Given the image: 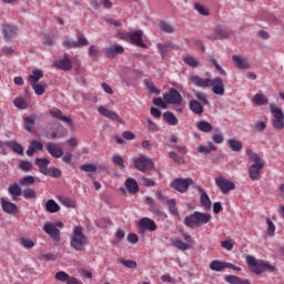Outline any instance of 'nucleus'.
<instances>
[{"label": "nucleus", "instance_id": "9b49d317", "mask_svg": "<svg viewBox=\"0 0 284 284\" xmlns=\"http://www.w3.org/2000/svg\"><path fill=\"white\" fill-rule=\"evenodd\" d=\"M163 100L170 105H181L183 103V97L176 89H170L168 93H164Z\"/></svg>", "mask_w": 284, "mask_h": 284}, {"label": "nucleus", "instance_id": "412c9836", "mask_svg": "<svg viewBox=\"0 0 284 284\" xmlns=\"http://www.w3.org/2000/svg\"><path fill=\"white\" fill-rule=\"evenodd\" d=\"M98 112L102 114V116H105V119H111V121H120V116L116 112L111 111L110 109H106L105 106H99Z\"/></svg>", "mask_w": 284, "mask_h": 284}, {"label": "nucleus", "instance_id": "4c0bfd02", "mask_svg": "<svg viewBox=\"0 0 284 284\" xmlns=\"http://www.w3.org/2000/svg\"><path fill=\"white\" fill-rule=\"evenodd\" d=\"M253 103H255V105H267V97L263 93H256L253 97Z\"/></svg>", "mask_w": 284, "mask_h": 284}, {"label": "nucleus", "instance_id": "1a4fd4ad", "mask_svg": "<svg viewBox=\"0 0 284 284\" xmlns=\"http://www.w3.org/2000/svg\"><path fill=\"white\" fill-rule=\"evenodd\" d=\"M133 166L135 170H139V172H148V170H152V168H154V162L145 155H140L133 161Z\"/></svg>", "mask_w": 284, "mask_h": 284}, {"label": "nucleus", "instance_id": "4468645a", "mask_svg": "<svg viewBox=\"0 0 284 284\" xmlns=\"http://www.w3.org/2000/svg\"><path fill=\"white\" fill-rule=\"evenodd\" d=\"M55 68H59V70H64L65 72H69V70H72V61L70 60V55L64 54L62 59L55 60L53 62Z\"/></svg>", "mask_w": 284, "mask_h": 284}, {"label": "nucleus", "instance_id": "ddd939ff", "mask_svg": "<svg viewBox=\"0 0 284 284\" xmlns=\"http://www.w3.org/2000/svg\"><path fill=\"white\" fill-rule=\"evenodd\" d=\"M43 232H45V234H48V236H50L52 241H61V231L57 229V225H54V223H45L43 225Z\"/></svg>", "mask_w": 284, "mask_h": 284}, {"label": "nucleus", "instance_id": "a18cd8bd", "mask_svg": "<svg viewBox=\"0 0 284 284\" xmlns=\"http://www.w3.org/2000/svg\"><path fill=\"white\" fill-rule=\"evenodd\" d=\"M210 61L214 65L215 70L219 72V74H221V77H227V72H225L223 67L221 64H219V61H216V59L211 58Z\"/></svg>", "mask_w": 284, "mask_h": 284}, {"label": "nucleus", "instance_id": "f8f14e48", "mask_svg": "<svg viewBox=\"0 0 284 284\" xmlns=\"http://www.w3.org/2000/svg\"><path fill=\"white\" fill-rule=\"evenodd\" d=\"M193 183H194V180H192V178L176 179L171 183V187H173V190H176V192H180L181 194H183V193L187 192V189Z\"/></svg>", "mask_w": 284, "mask_h": 284}, {"label": "nucleus", "instance_id": "aec40b11", "mask_svg": "<svg viewBox=\"0 0 284 284\" xmlns=\"http://www.w3.org/2000/svg\"><path fill=\"white\" fill-rule=\"evenodd\" d=\"M50 114L54 116V119H59V121H64V123H68L71 128L74 125V122L72 119L63 115V111L59 109H51Z\"/></svg>", "mask_w": 284, "mask_h": 284}, {"label": "nucleus", "instance_id": "5701e85b", "mask_svg": "<svg viewBox=\"0 0 284 284\" xmlns=\"http://www.w3.org/2000/svg\"><path fill=\"white\" fill-rule=\"evenodd\" d=\"M124 186L130 194L139 193V183L132 178L126 179Z\"/></svg>", "mask_w": 284, "mask_h": 284}, {"label": "nucleus", "instance_id": "37998d69", "mask_svg": "<svg viewBox=\"0 0 284 284\" xmlns=\"http://www.w3.org/2000/svg\"><path fill=\"white\" fill-rule=\"evenodd\" d=\"M227 37H230V30L223 28L215 30V39H227Z\"/></svg>", "mask_w": 284, "mask_h": 284}, {"label": "nucleus", "instance_id": "bf43d9fd", "mask_svg": "<svg viewBox=\"0 0 284 284\" xmlns=\"http://www.w3.org/2000/svg\"><path fill=\"white\" fill-rule=\"evenodd\" d=\"M168 102L163 101L162 98H155L153 99V105H156V108H161L162 110H168Z\"/></svg>", "mask_w": 284, "mask_h": 284}, {"label": "nucleus", "instance_id": "4be33fe9", "mask_svg": "<svg viewBox=\"0 0 284 284\" xmlns=\"http://www.w3.org/2000/svg\"><path fill=\"white\" fill-rule=\"evenodd\" d=\"M197 190L201 192L200 203L205 207V210H210L212 207V200H210L207 192H205L201 186H197Z\"/></svg>", "mask_w": 284, "mask_h": 284}, {"label": "nucleus", "instance_id": "cd10ccee", "mask_svg": "<svg viewBox=\"0 0 284 284\" xmlns=\"http://www.w3.org/2000/svg\"><path fill=\"white\" fill-rule=\"evenodd\" d=\"M233 61L237 65V68H241L242 70L250 69V62H247V59L241 57V55H233Z\"/></svg>", "mask_w": 284, "mask_h": 284}, {"label": "nucleus", "instance_id": "bb28decb", "mask_svg": "<svg viewBox=\"0 0 284 284\" xmlns=\"http://www.w3.org/2000/svg\"><path fill=\"white\" fill-rule=\"evenodd\" d=\"M1 205H2V210H3V212H6V214H12L13 212H17V210H18L17 204H14L12 202H8L4 199H1Z\"/></svg>", "mask_w": 284, "mask_h": 284}, {"label": "nucleus", "instance_id": "052dcab7", "mask_svg": "<svg viewBox=\"0 0 284 284\" xmlns=\"http://www.w3.org/2000/svg\"><path fill=\"white\" fill-rule=\"evenodd\" d=\"M50 163L49 159H41V158H37L36 159V165H38V168L42 169V168H48V164Z\"/></svg>", "mask_w": 284, "mask_h": 284}, {"label": "nucleus", "instance_id": "72a5a7b5", "mask_svg": "<svg viewBox=\"0 0 284 284\" xmlns=\"http://www.w3.org/2000/svg\"><path fill=\"white\" fill-rule=\"evenodd\" d=\"M45 210L50 214H57V212H59V210H61V207L54 200H48L45 203Z\"/></svg>", "mask_w": 284, "mask_h": 284}, {"label": "nucleus", "instance_id": "c85d7f7f", "mask_svg": "<svg viewBox=\"0 0 284 284\" xmlns=\"http://www.w3.org/2000/svg\"><path fill=\"white\" fill-rule=\"evenodd\" d=\"M226 264L227 262L215 260L210 263V270H212V272H223V270H226Z\"/></svg>", "mask_w": 284, "mask_h": 284}, {"label": "nucleus", "instance_id": "6ab92c4d", "mask_svg": "<svg viewBox=\"0 0 284 284\" xmlns=\"http://www.w3.org/2000/svg\"><path fill=\"white\" fill-rule=\"evenodd\" d=\"M43 150V143L38 140H32L26 152L27 156H34V152H41Z\"/></svg>", "mask_w": 284, "mask_h": 284}, {"label": "nucleus", "instance_id": "2f4dec72", "mask_svg": "<svg viewBox=\"0 0 284 284\" xmlns=\"http://www.w3.org/2000/svg\"><path fill=\"white\" fill-rule=\"evenodd\" d=\"M6 145L7 148H10V150H12V152L16 154H23V146L20 143L16 141H7Z\"/></svg>", "mask_w": 284, "mask_h": 284}, {"label": "nucleus", "instance_id": "13d9d810", "mask_svg": "<svg viewBox=\"0 0 284 284\" xmlns=\"http://www.w3.org/2000/svg\"><path fill=\"white\" fill-rule=\"evenodd\" d=\"M22 196H24V199H36L37 191H34V189H24L22 191Z\"/></svg>", "mask_w": 284, "mask_h": 284}, {"label": "nucleus", "instance_id": "e433bc0d", "mask_svg": "<svg viewBox=\"0 0 284 284\" xmlns=\"http://www.w3.org/2000/svg\"><path fill=\"white\" fill-rule=\"evenodd\" d=\"M184 63L186 65H189L190 68H199V60H196V58H194L191 54H185L182 57Z\"/></svg>", "mask_w": 284, "mask_h": 284}, {"label": "nucleus", "instance_id": "c756f323", "mask_svg": "<svg viewBox=\"0 0 284 284\" xmlns=\"http://www.w3.org/2000/svg\"><path fill=\"white\" fill-rule=\"evenodd\" d=\"M41 79H43V71H41V70H34V71H32V74H30L28 77V81H29L30 85L39 83V81H41Z\"/></svg>", "mask_w": 284, "mask_h": 284}, {"label": "nucleus", "instance_id": "20e7f679", "mask_svg": "<svg viewBox=\"0 0 284 284\" xmlns=\"http://www.w3.org/2000/svg\"><path fill=\"white\" fill-rule=\"evenodd\" d=\"M88 237L83 234V227L77 226L71 235L70 245L77 252H84Z\"/></svg>", "mask_w": 284, "mask_h": 284}, {"label": "nucleus", "instance_id": "774afa93", "mask_svg": "<svg viewBox=\"0 0 284 284\" xmlns=\"http://www.w3.org/2000/svg\"><path fill=\"white\" fill-rule=\"evenodd\" d=\"M61 171L57 168H51L49 176H52L53 179H61Z\"/></svg>", "mask_w": 284, "mask_h": 284}, {"label": "nucleus", "instance_id": "0eeeda50", "mask_svg": "<svg viewBox=\"0 0 284 284\" xmlns=\"http://www.w3.org/2000/svg\"><path fill=\"white\" fill-rule=\"evenodd\" d=\"M122 39L124 41H130L134 45H138L139 48H146L145 42H143V30H136V31H124L121 33Z\"/></svg>", "mask_w": 284, "mask_h": 284}, {"label": "nucleus", "instance_id": "c03bdc74", "mask_svg": "<svg viewBox=\"0 0 284 284\" xmlns=\"http://www.w3.org/2000/svg\"><path fill=\"white\" fill-rule=\"evenodd\" d=\"M119 263L129 270H136V261L119 258Z\"/></svg>", "mask_w": 284, "mask_h": 284}, {"label": "nucleus", "instance_id": "f03ea898", "mask_svg": "<svg viewBox=\"0 0 284 284\" xmlns=\"http://www.w3.org/2000/svg\"><path fill=\"white\" fill-rule=\"evenodd\" d=\"M246 156L253 164L248 168V176L251 181H258L261 179V170L265 168V162L252 149L246 150Z\"/></svg>", "mask_w": 284, "mask_h": 284}, {"label": "nucleus", "instance_id": "b1692460", "mask_svg": "<svg viewBox=\"0 0 284 284\" xmlns=\"http://www.w3.org/2000/svg\"><path fill=\"white\" fill-rule=\"evenodd\" d=\"M226 145L232 152H241L243 150V143L236 139H229Z\"/></svg>", "mask_w": 284, "mask_h": 284}, {"label": "nucleus", "instance_id": "69168bd1", "mask_svg": "<svg viewBox=\"0 0 284 284\" xmlns=\"http://www.w3.org/2000/svg\"><path fill=\"white\" fill-rule=\"evenodd\" d=\"M158 49L160 51L161 57L165 59V57H168V45L163 43H158Z\"/></svg>", "mask_w": 284, "mask_h": 284}, {"label": "nucleus", "instance_id": "c9c22d12", "mask_svg": "<svg viewBox=\"0 0 284 284\" xmlns=\"http://www.w3.org/2000/svg\"><path fill=\"white\" fill-rule=\"evenodd\" d=\"M207 145L209 146L199 145L197 152H200V154H210V152H216V145H214V143L207 142Z\"/></svg>", "mask_w": 284, "mask_h": 284}, {"label": "nucleus", "instance_id": "a19ab883", "mask_svg": "<svg viewBox=\"0 0 284 284\" xmlns=\"http://www.w3.org/2000/svg\"><path fill=\"white\" fill-rule=\"evenodd\" d=\"M194 97L195 99H197V101H201L203 105H210V100H207V94L200 91H194Z\"/></svg>", "mask_w": 284, "mask_h": 284}, {"label": "nucleus", "instance_id": "3c124183", "mask_svg": "<svg viewBox=\"0 0 284 284\" xmlns=\"http://www.w3.org/2000/svg\"><path fill=\"white\" fill-rule=\"evenodd\" d=\"M166 204L169 205V211L171 212V214H173L174 216L179 215V209H176V200L171 199L166 202Z\"/></svg>", "mask_w": 284, "mask_h": 284}, {"label": "nucleus", "instance_id": "7c9ffc66", "mask_svg": "<svg viewBox=\"0 0 284 284\" xmlns=\"http://www.w3.org/2000/svg\"><path fill=\"white\" fill-rule=\"evenodd\" d=\"M8 192L13 196L12 201H17V196H21L22 194L21 186L18 183L10 184Z\"/></svg>", "mask_w": 284, "mask_h": 284}, {"label": "nucleus", "instance_id": "423d86ee", "mask_svg": "<svg viewBox=\"0 0 284 284\" xmlns=\"http://www.w3.org/2000/svg\"><path fill=\"white\" fill-rule=\"evenodd\" d=\"M183 240H179L176 237L171 239V243L173 247H176V250H181V252H187V250H192V245H194L196 242L192 237V235H189L185 232H182Z\"/></svg>", "mask_w": 284, "mask_h": 284}, {"label": "nucleus", "instance_id": "2eb2a0df", "mask_svg": "<svg viewBox=\"0 0 284 284\" xmlns=\"http://www.w3.org/2000/svg\"><path fill=\"white\" fill-rule=\"evenodd\" d=\"M125 52V49H123V45L115 44L104 48V54L108 57V59H114L116 54H123Z\"/></svg>", "mask_w": 284, "mask_h": 284}, {"label": "nucleus", "instance_id": "8fccbe9b", "mask_svg": "<svg viewBox=\"0 0 284 284\" xmlns=\"http://www.w3.org/2000/svg\"><path fill=\"white\" fill-rule=\"evenodd\" d=\"M55 281H60L61 283H68L70 275L63 271L57 272L54 275Z\"/></svg>", "mask_w": 284, "mask_h": 284}, {"label": "nucleus", "instance_id": "7ed1b4c3", "mask_svg": "<svg viewBox=\"0 0 284 284\" xmlns=\"http://www.w3.org/2000/svg\"><path fill=\"white\" fill-rule=\"evenodd\" d=\"M212 221V215L210 213H201L195 211L193 214L184 219V225L186 227H201V225H207Z\"/></svg>", "mask_w": 284, "mask_h": 284}, {"label": "nucleus", "instance_id": "473e14b6", "mask_svg": "<svg viewBox=\"0 0 284 284\" xmlns=\"http://www.w3.org/2000/svg\"><path fill=\"white\" fill-rule=\"evenodd\" d=\"M163 119L169 125H179V119L170 111L163 113Z\"/></svg>", "mask_w": 284, "mask_h": 284}, {"label": "nucleus", "instance_id": "09e8293b", "mask_svg": "<svg viewBox=\"0 0 284 284\" xmlns=\"http://www.w3.org/2000/svg\"><path fill=\"white\" fill-rule=\"evenodd\" d=\"M20 243L24 250H32L34 247V241L28 239V237H21Z\"/></svg>", "mask_w": 284, "mask_h": 284}, {"label": "nucleus", "instance_id": "5fc2aeb1", "mask_svg": "<svg viewBox=\"0 0 284 284\" xmlns=\"http://www.w3.org/2000/svg\"><path fill=\"white\" fill-rule=\"evenodd\" d=\"M19 169L22 170V172H30V170H32V163L30 161L22 160L19 162Z\"/></svg>", "mask_w": 284, "mask_h": 284}, {"label": "nucleus", "instance_id": "603ef678", "mask_svg": "<svg viewBox=\"0 0 284 284\" xmlns=\"http://www.w3.org/2000/svg\"><path fill=\"white\" fill-rule=\"evenodd\" d=\"M112 163H114V165H118V168H121V170H125V164H123V156L121 155H113L111 158Z\"/></svg>", "mask_w": 284, "mask_h": 284}, {"label": "nucleus", "instance_id": "a878e982", "mask_svg": "<svg viewBox=\"0 0 284 284\" xmlns=\"http://www.w3.org/2000/svg\"><path fill=\"white\" fill-rule=\"evenodd\" d=\"M189 110H191V112L193 114H202L203 113V104H201V102H199L196 100H191L189 102Z\"/></svg>", "mask_w": 284, "mask_h": 284}, {"label": "nucleus", "instance_id": "680f3d73", "mask_svg": "<svg viewBox=\"0 0 284 284\" xmlns=\"http://www.w3.org/2000/svg\"><path fill=\"white\" fill-rule=\"evenodd\" d=\"M60 203H62L64 207H74V202L70 197H60Z\"/></svg>", "mask_w": 284, "mask_h": 284}, {"label": "nucleus", "instance_id": "0e129e2a", "mask_svg": "<svg viewBox=\"0 0 284 284\" xmlns=\"http://www.w3.org/2000/svg\"><path fill=\"white\" fill-rule=\"evenodd\" d=\"M145 85H146V89L149 90V92H151V94H161V91L159 89H156V87H154V83L146 82Z\"/></svg>", "mask_w": 284, "mask_h": 284}, {"label": "nucleus", "instance_id": "de8ad7c7", "mask_svg": "<svg viewBox=\"0 0 284 284\" xmlns=\"http://www.w3.org/2000/svg\"><path fill=\"white\" fill-rule=\"evenodd\" d=\"M194 8H195L196 12H199V14H202L203 17H210V10H207V8H205V6L197 2L194 4Z\"/></svg>", "mask_w": 284, "mask_h": 284}, {"label": "nucleus", "instance_id": "49530a36", "mask_svg": "<svg viewBox=\"0 0 284 284\" xmlns=\"http://www.w3.org/2000/svg\"><path fill=\"white\" fill-rule=\"evenodd\" d=\"M170 159H172V161H174V163H176L178 165H183V163H185V159L181 158L176 152L171 151L169 153Z\"/></svg>", "mask_w": 284, "mask_h": 284}, {"label": "nucleus", "instance_id": "ea45409f", "mask_svg": "<svg viewBox=\"0 0 284 284\" xmlns=\"http://www.w3.org/2000/svg\"><path fill=\"white\" fill-rule=\"evenodd\" d=\"M159 28L160 30H162V32H166V34H172L176 32V29L174 28V26L168 22H160Z\"/></svg>", "mask_w": 284, "mask_h": 284}, {"label": "nucleus", "instance_id": "338daca9", "mask_svg": "<svg viewBox=\"0 0 284 284\" xmlns=\"http://www.w3.org/2000/svg\"><path fill=\"white\" fill-rule=\"evenodd\" d=\"M221 245L223 250H227V252H232V250H234V244L232 243V241H222Z\"/></svg>", "mask_w": 284, "mask_h": 284}, {"label": "nucleus", "instance_id": "4d7b16f0", "mask_svg": "<svg viewBox=\"0 0 284 284\" xmlns=\"http://www.w3.org/2000/svg\"><path fill=\"white\" fill-rule=\"evenodd\" d=\"M266 225L268 236H274V233L276 232V226L274 225V222H272L270 217H266Z\"/></svg>", "mask_w": 284, "mask_h": 284}, {"label": "nucleus", "instance_id": "a211bd4d", "mask_svg": "<svg viewBox=\"0 0 284 284\" xmlns=\"http://www.w3.org/2000/svg\"><path fill=\"white\" fill-rule=\"evenodd\" d=\"M19 29L12 24H2V34L4 39H14Z\"/></svg>", "mask_w": 284, "mask_h": 284}, {"label": "nucleus", "instance_id": "58836bf2", "mask_svg": "<svg viewBox=\"0 0 284 284\" xmlns=\"http://www.w3.org/2000/svg\"><path fill=\"white\" fill-rule=\"evenodd\" d=\"M197 130H200V132H212V130H214V128L212 126V124H210V122L206 121H200L196 124Z\"/></svg>", "mask_w": 284, "mask_h": 284}, {"label": "nucleus", "instance_id": "f257e3e1", "mask_svg": "<svg viewBox=\"0 0 284 284\" xmlns=\"http://www.w3.org/2000/svg\"><path fill=\"white\" fill-rule=\"evenodd\" d=\"M190 81L197 88H211L213 94H216L217 97H223V94H225V84L223 83V79L219 77L214 79H203L199 75H191Z\"/></svg>", "mask_w": 284, "mask_h": 284}, {"label": "nucleus", "instance_id": "864d4df0", "mask_svg": "<svg viewBox=\"0 0 284 284\" xmlns=\"http://www.w3.org/2000/svg\"><path fill=\"white\" fill-rule=\"evenodd\" d=\"M34 182H36V180H34V176H32V175H27L19 180V184L22 186L23 185H34Z\"/></svg>", "mask_w": 284, "mask_h": 284}, {"label": "nucleus", "instance_id": "79ce46f5", "mask_svg": "<svg viewBox=\"0 0 284 284\" xmlns=\"http://www.w3.org/2000/svg\"><path fill=\"white\" fill-rule=\"evenodd\" d=\"M13 105L18 108V110H26L28 108V102L23 98H16L13 100Z\"/></svg>", "mask_w": 284, "mask_h": 284}, {"label": "nucleus", "instance_id": "e2e57ef3", "mask_svg": "<svg viewBox=\"0 0 284 284\" xmlns=\"http://www.w3.org/2000/svg\"><path fill=\"white\" fill-rule=\"evenodd\" d=\"M80 170H82V172H97V166L94 164H82Z\"/></svg>", "mask_w": 284, "mask_h": 284}, {"label": "nucleus", "instance_id": "f3484780", "mask_svg": "<svg viewBox=\"0 0 284 284\" xmlns=\"http://www.w3.org/2000/svg\"><path fill=\"white\" fill-rule=\"evenodd\" d=\"M139 227L148 230L149 232H156V223L150 217H142L138 223Z\"/></svg>", "mask_w": 284, "mask_h": 284}, {"label": "nucleus", "instance_id": "39448f33", "mask_svg": "<svg viewBox=\"0 0 284 284\" xmlns=\"http://www.w3.org/2000/svg\"><path fill=\"white\" fill-rule=\"evenodd\" d=\"M246 263L248 267H251L252 272H254V274H257V275L263 274V272H265L266 270H270V272H274V270H276L274 265H271L267 262L257 261L252 255L246 256Z\"/></svg>", "mask_w": 284, "mask_h": 284}, {"label": "nucleus", "instance_id": "9d476101", "mask_svg": "<svg viewBox=\"0 0 284 284\" xmlns=\"http://www.w3.org/2000/svg\"><path fill=\"white\" fill-rule=\"evenodd\" d=\"M215 185H217V187L222 192V194H230V192H232V190H236V184H234V182H232L223 176L215 178Z\"/></svg>", "mask_w": 284, "mask_h": 284}, {"label": "nucleus", "instance_id": "f704fd0d", "mask_svg": "<svg viewBox=\"0 0 284 284\" xmlns=\"http://www.w3.org/2000/svg\"><path fill=\"white\" fill-rule=\"evenodd\" d=\"M224 281L230 284H250V281L247 280H242L241 277L236 275H226L224 277Z\"/></svg>", "mask_w": 284, "mask_h": 284}, {"label": "nucleus", "instance_id": "393cba45", "mask_svg": "<svg viewBox=\"0 0 284 284\" xmlns=\"http://www.w3.org/2000/svg\"><path fill=\"white\" fill-rule=\"evenodd\" d=\"M145 203L146 205H149V210L150 212H152V214H155V216H163V211L156 207V204L154 203V200L152 197H146Z\"/></svg>", "mask_w": 284, "mask_h": 284}, {"label": "nucleus", "instance_id": "dca6fc26", "mask_svg": "<svg viewBox=\"0 0 284 284\" xmlns=\"http://www.w3.org/2000/svg\"><path fill=\"white\" fill-rule=\"evenodd\" d=\"M47 152H49L53 159H61L63 156V149L53 142L45 143Z\"/></svg>", "mask_w": 284, "mask_h": 284}, {"label": "nucleus", "instance_id": "6e6d98bb", "mask_svg": "<svg viewBox=\"0 0 284 284\" xmlns=\"http://www.w3.org/2000/svg\"><path fill=\"white\" fill-rule=\"evenodd\" d=\"M31 88L34 90L36 94H38V97H41L45 93V85L43 84H31Z\"/></svg>", "mask_w": 284, "mask_h": 284}, {"label": "nucleus", "instance_id": "6e6552de", "mask_svg": "<svg viewBox=\"0 0 284 284\" xmlns=\"http://www.w3.org/2000/svg\"><path fill=\"white\" fill-rule=\"evenodd\" d=\"M271 114L274 116L273 119V128L275 130H284V114L283 110L278 108L276 104L270 105Z\"/></svg>", "mask_w": 284, "mask_h": 284}]
</instances>
